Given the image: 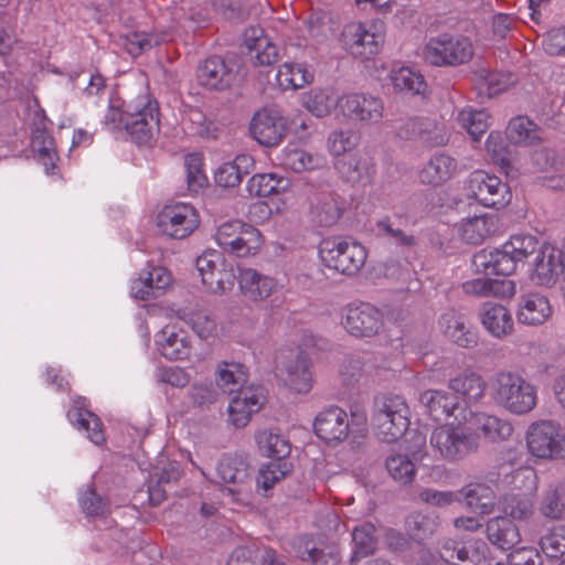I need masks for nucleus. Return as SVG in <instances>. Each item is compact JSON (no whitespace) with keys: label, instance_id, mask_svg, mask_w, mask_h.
Returning a JSON list of instances; mask_svg holds the SVG:
<instances>
[{"label":"nucleus","instance_id":"2","mask_svg":"<svg viewBox=\"0 0 565 565\" xmlns=\"http://www.w3.org/2000/svg\"><path fill=\"white\" fill-rule=\"evenodd\" d=\"M409 415V407L402 396L383 397L375 402L372 415L373 431L383 443H395L407 431L411 424Z\"/></svg>","mask_w":565,"mask_h":565},{"label":"nucleus","instance_id":"28","mask_svg":"<svg viewBox=\"0 0 565 565\" xmlns=\"http://www.w3.org/2000/svg\"><path fill=\"white\" fill-rule=\"evenodd\" d=\"M516 316L523 324L540 326L552 316V306L546 296L529 292L520 298Z\"/></svg>","mask_w":565,"mask_h":565},{"label":"nucleus","instance_id":"6","mask_svg":"<svg viewBox=\"0 0 565 565\" xmlns=\"http://www.w3.org/2000/svg\"><path fill=\"white\" fill-rule=\"evenodd\" d=\"M125 130L138 143H148L159 131V104L142 93L125 105Z\"/></svg>","mask_w":565,"mask_h":565},{"label":"nucleus","instance_id":"58","mask_svg":"<svg viewBox=\"0 0 565 565\" xmlns=\"http://www.w3.org/2000/svg\"><path fill=\"white\" fill-rule=\"evenodd\" d=\"M500 505L505 515L516 520H526L534 511L532 500L525 494H508L500 501Z\"/></svg>","mask_w":565,"mask_h":565},{"label":"nucleus","instance_id":"44","mask_svg":"<svg viewBox=\"0 0 565 565\" xmlns=\"http://www.w3.org/2000/svg\"><path fill=\"white\" fill-rule=\"evenodd\" d=\"M388 79L396 93L418 95L424 93L426 88L423 75L406 66L392 70Z\"/></svg>","mask_w":565,"mask_h":565},{"label":"nucleus","instance_id":"40","mask_svg":"<svg viewBox=\"0 0 565 565\" xmlns=\"http://www.w3.org/2000/svg\"><path fill=\"white\" fill-rule=\"evenodd\" d=\"M280 163L285 169L300 173L320 168L323 159L300 148L286 147L282 150Z\"/></svg>","mask_w":565,"mask_h":565},{"label":"nucleus","instance_id":"41","mask_svg":"<svg viewBox=\"0 0 565 565\" xmlns=\"http://www.w3.org/2000/svg\"><path fill=\"white\" fill-rule=\"evenodd\" d=\"M216 383L224 393H235L242 390L247 381V372L243 364L238 362L218 363L216 370Z\"/></svg>","mask_w":565,"mask_h":565},{"label":"nucleus","instance_id":"12","mask_svg":"<svg viewBox=\"0 0 565 565\" xmlns=\"http://www.w3.org/2000/svg\"><path fill=\"white\" fill-rule=\"evenodd\" d=\"M199 224L198 211L188 203L168 204L157 215L159 231L172 238H185L198 228Z\"/></svg>","mask_w":565,"mask_h":565},{"label":"nucleus","instance_id":"24","mask_svg":"<svg viewBox=\"0 0 565 565\" xmlns=\"http://www.w3.org/2000/svg\"><path fill=\"white\" fill-rule=\"evenodd\" d=\"M156 344L168 360H185L190 356L192 348L188 332L173 326H167L157 333Z\"/></svg>","mask_w":565,"mask_h":565},{"label":"nucleus","instance_id":"10","mask_svg":"<svg viewBox=\"0 0 565 565\" xmlns=\"http://www.w3.org/2000/svg\"><path fill=\"white\" fill-rule=\"evenodd\" d=\"M529 451L540 459L565 458V435L550 420L532 424L526 434Z\"/></svg>","mask_w":565,"mask_h":565},{"label":"nucleus","instance_id":"20","mask_svg":"<svg viewBox=\"0 0 565 565\" xmlns=\"http://www.w3.org/2000/svg\"><path fill=\"white\" fill-rule=\"evenodd\" d=\"M438 324L441 333L458 347L469 349L478 344V331L465 316L447 311L441 315Z\"/></svg>","mask_w":565,"mask_h":565},{"label":"nucleus","instance_id":"23","mask_svg":"<svg viewBox=\"0 0 565 565\" xmlns=\"http://www.w3.org/2000/svg\"><path fill=\"white\" fill-rule=\"evenodd\" d=\"M518 264L514 256L508 253L505 244L500 249L480 250L472 258L475 271L484 275L508 276L515 271Z\"/></svg>","mask_w":565,"mask_h":565},{"label":"nucleus","instance_id":"63","mask_svg":"<svg viewBox=\"0 0 565 565\" xmlns=\"http://www.w3.org/2000/svg\"><path fill=\"white\" fill-rule=\"evenodd\" d=\"M243 224L244 223L239 221H228L221 224L215 233V239L218 246L228 253L237 234L241 228H243Z\"/></svg>","mask_w":565,"mask_h":565},{"label":"nucleus","instance_id":"48","mask_svg":"<svg viewBox=\"0 0 565 565\" xmlns=\"http://www.w3.org/2000/svg\"><path fill=\"white\" fill-rule=\"evenodd\" d=\"M249 158L237 156L233 161L221 164L214 173V180L222 188H235L241 184L247 173Z\"/></svg>","mask_w":565,"mask_h":565},{"label":"nucleus","instance_id":"26","mask_svg":"<svg viewBox=\"0 0 565 565\" xmlns=\"http://www.w3.org/2000/svg\"><path fill=\"white\" fill-rule=\"evenodd\" d=\"M238 286L242 295L249 301H263L271 296L277 284L274 278L253 268L239 269Z\"/></svg>","mask_w":565,"mask_h":565},{"label":"nucleus","instance_id":"52","mask_svg":"<svg viewBox=\"0 0 565 565\" xmlns=\"http://www.w3.org/2000/svg\"><path fill=\"white\" fill-rule=\"evenodd\" d=\"M539 511L546 519L565 518V488L556 486L547 489L541 497Z\"/></svg>","mask_w":565,"mask_h":565},{"label":"nucleus","instance_id":"34","mask_svg":"<svg viewBox=\"0 0 565 565\" xmlns=\"http://www.w3.org/2000/svg\"><path fill=\"white\" fill-rule=\"evenodd\" d=\"M487 546L483 542H473L470 545H461L458 542L448 540L444 543L440 555L446 561L457 558L462 563L472 565H488L486 558Z\"/></svg>","mask_w":565,"mask_h":565},{"label":"nucleus","instance_id":"16","mask_svg":"<svg viewBox=\"0 0 565 565\" xmlns=\"http://www.w3.org/2000/svg\"><path fill=\"white\" fill-rule=\"evenodd\" d=\"M341 114L350 120L366 125L379 124L384 115L381 98L366 94H349L338 100Z\"/></svg>","mask_w":565,"mask_h":565},{"label":"nucleus","instance_id":"14","mask_svg":"<svg viewBox=\"0 0 565 565\" xmlns=\"http://www.w3.org/2000/svg\"><path fill=\"white\" fill-rule=\"evenodd\" d=\"M420 404L434 420L452 417L458 424H467L469 407L457 395L443 390H426L419 395Z\"/></svg>","mask_w":565,"mask_h":565},{"label":"nucleus","instance_id":"27","mask_svg":"<svg viewBox=\"0 0 565 565\" xmlns=\"http://www.w3.org/2000/svg\"><path fill=\"white\" fill-rule=\"evenodd\" d=\"M469 415L467 424H470L486 439L492 443L507 440L513 434V426L507 419L484 412H472L470 408Z\"/></svg>","mask_w":565,"mask_h":565},{"label":"nucleus","instance_id":"15","mask_svg":"<svg viewBox=\"0 0 565 565\" xmlns=\"http://www.w3.org/2000/svg\"><path fill=\"white\" fill-rule=\"evenodd\" d=\"M468 190L480 204L487 207H502L511 200L510 189L497 175L484 171H475L470 174Z\"/></svg>","mask_w":565,"mask_h":565},{"label":"nucleus","instance_id":"21","mask_svg":"<svg viewBox=\"0 0 565 565\" xmlns=\"http://www.w3.org/2000/svg\"><path fill=\"white\" fill-rule=\"evenodd\" d=\"M399 138L405 140L419 139L429 147L445 145L448 140L445 127L428 118H411L397 130Z\"/></svg>","mask_w":565,"mask_h":565},{"label":"nucleus","instance_id":"1","mask_svg":"<svg viewBox=\"0 0 565 565\" xmlns=\"http://www.w3.org/2000/svg\"><path fill=\"white\" fill-rule=\"evenodd\" d=\"M490 395L499 407L524 415L537 404L536 387L518 372L501 370L490 380Z\"/></svg>","mask_w":565,"mask_h":565},{"label":"nucleus","instance_id":"53","mask_svg":"<svg viewBox=\"0 0 565 565\" xmlns=\"http://www.w3.org/2000/svg\"><path fill=\"white\" fill-rule=\"evenodd\" d=\"M290 468L291 466L288 462L278 460L263 465L256 478L257 491H263L265 495L267 491L273 489L277 482L282 480L290 472Z\"/></svg>","mask_w":565,"mask_h":565},{"label":"nucleus","instance_id":"22","mask_svg":"<svg viewBox=\"0 0 565 565\" xmlns=\"http://www.w3.org/2000/svg\"><path fill=\"white\" fill-rule=\"evenodd\" d=\"M563 266L559 249L543 243L533 259L531 280L540 286H551L556 281Z\"/></svg>","mask_w":565,"mask_h":565},{"label":"nucleus","instance_id":"18","mask_svg":"<svg viewBox=\"0 0 565 565\" xmlns=\"http://www.w3.org/2000/svg\"><path fill=\"white\" fill-rule=\"evenodd\" d=\"M265 401L266 395L262 386L252 385L237 391L228 406L231 423L237 428L245 427L252 416L260 411Z\"/></svg>","mask_w":565,"mask_h":565},{"label":"nucleus","instance_id":"55","mask_svg":"<svg viewBox=\"0 0 565 565\" xmlns=\"http://www.w3.org/2000/svg\"><path fill=\"white\" fill-rule=\"evenodd\" d=\"M338 169L351 182L369 181L374 174L373 164L361 156H350L338 162Z\"/></svg>","mask_w":565,"mask_h":565},{"label":"nucleus","instance_id":"8","mask_svg":"<svg viewBox=\"0 0 565 565\" xmlns=\"http://www.w3.org/2000/svg\"><path fill=\"white\" fill-rule=\"evenodd\" d=\"M385 40V24L381 20L371 22H350L341 33V43L345 51L356 57L370 58L377 54Z\"/></svg>","mask_w":565,"mask_h":565},{"label":"nucleus","instance_id":"60","mask_svg":"<svg viewBox=\"0 0 565 565\" xmlns=\"http://www.w3.org/2000/svg\"><path fill=\"white\" fill-rule=\"evenodd\" d=\"M359 143V137L352 129L334 130L328 137V149L333 156H342L353 150Z\"/></svg>","mask_w":565,"mask_h":565},{"label":"nucleus","instance_id":"56","mask_svg":"<svg viewBox=\"0 0 565 565\" xmlns=\"http://www.w3.org/2000/svg\"><path fill=\"white\" fill-rule=\"evenodd\" d=\"M299 557L312 565H338L340 562L334 546L324 544L318 546L312 541L305 543L303 550L299 551Z\"/></svg>","mask_w":565,"mask_h":565},{"label":"nucleus","instance_id":"19","mask_svg":"<svg viewBox=\"0 0 565 565\" xmlns=\"http://www.w3.org/2000/svg\"><path fill=\"white\" fill-rule=\"evenodd\" d=\"M313 428L316 435L327 444H340L349 436V416L340 407L326 408L316 416Z\"/></svg>","mask_w":565,"mask_h":565},{"label":"nucleus","instance_id":"29","mask_svg":"<svg viewBox=\"0 0 565 565\" xmlns=\"http://www.w3.org/2000/svg\"><path fill=\"white\" fill-rule=\"evenodd\" d=\"M171 282L170 273L162 267H152L131 284V292L141 300L154 298Z\"/></svg>","mask_w":565,"mask_h":565},{"label":"nucleus","instance_id":"33","mask_svg":"<svg viewBox=\"0 0 565 565\" xmlns=\"http://www.w3.org/2000/svg\"><path fill=\"white\" fill-rule=\"evenodd\" d=\"M458 171L457 160L446 153H437L430 158L420 171V180L425 184L441 185Z\"/></svg>","mask_w":565,"mask_h":565},{"label":"nucleus","instance_id":"37","mask_svg":"<svg viewBox=\"0 0 565 565\" xmlns=\"http://www.w3.org/2000/svg\"><path fill=\"white\" fill-rule=\"evenodd\" d=\"M489 541L501 550H510L520 542L515 524L508 518L497 516L487 523Z\"/></svg>","mask_w":565,"mask_h":565},{"label":"nucleus","instance_id":"43","mask_svg":"<svg viewBox=\"0 0 565 565\" xmlns=\"http://www.w3.org/2000/svg\"><path fill=\"white\" fill-rule=\"evenodd\" d=\"M263 246L262 233L252 225L243 224L228 253L237 257H250L258 254Z\"/></svg>","mask_w":565,"mask_h":565},{"label":"nucleus","instance_id":"13","mask_svg":"<svg viewBox=\"0 0 565 565\" xmlns=\"http://www.w3.org/2000/svg\"><path fill=\"white\" fill-rule=\"evenodd\" d=\"M342 324L355 338H373L384 328V316L369 302L349 305L343 309Z\"/></svg>","mask_w":565,"mask_h":565},{"label":"nucleus","instance_id":"4","mask_svg":"<svg viewBox=\"0 0 565 565\" xmlns=\"http://www.w3.org/2000/svg\"><path fill=\"white\" fill-rule=\"evenodd\" d=\"M462 425L445 424L431 431L430 447L441 459L462 460L479 448L478 435Z\"/></svg>","mask_w":565,"mask_h":565},{"label":"nucleus","instance_id":"11","mask_svg":"<svg viewBox=\"0 0 565 565\" xmlns=\"http://www.w3.org/2000/svg\"><path fill=\"white\" fill-rule=\"evenodd\" d=\"M196 269L203 285L213 294L222 295L234 287L236 276L233 266L216 250H209L199 256Z\"/></svg>","mask_w":565,"mask_h":565},{"label":"nucleus","instance_id":"36","mask_svg":"<svg viewBox=\"0 0 565 565\" xmlns=\"http://www.w3.org/2000/svg\"><path fill=\"white\" fill-rule=\"evenodd\" d=\"M449 388L462 396L463 405L468 403L480 402L486 394L487 383L482 376L476 372H465L449 381Z\"/></svg>","mask_w":565,"mask_h":565},{"label":"nucleus","instance_id":"31","mask_svg":"<svg viewBox=\"0 0 565 565\" xmlns=\"http://www.w3.org/2000/svg\"><path fill=\"white\" fill-rule=\"evenodd\" d=\"M466 294L477 297L511 298L516 291L511 279L475 278L462 284Z\"/></svg>","mask_w":565,"mask_h":565},{"label":"nucleus","instance_id":"35","mask_svg":"<svg viewBox=\"0 0 565 565\" xmlns=\"http://www.w3.org/2000/svg\"><path fill=\"white\" fill-rule=\"evenodd\" d=\"M255 441L259 452L273 460L285 461L291 451L288 438L273 429L258 430L255 434Z\"/></svg>","mask_w":565,"mask_h":565},{"label":"nucleus","instance_id":"9","mask_svg":"<svg viewBox=\"0 0 565 565\" xmlns=\"http://www.w3.org/2000/svg\"><path fill=\"white\" fill-rule=\"evenodd\" d=\"M276 370L285 384L296 393H308L312 387L311 361L299 349L281 350L276 356Z\"/></svg>","mask_w":565,"mask_h":565},{"label":"nucleus","instance_id":"38","mask_svg":"<svg viewBox=\"0 0 565 565\" xmlns=\"http://www.w3.org/2000/svg\"><path fill=\"white\" fill-rule=\"evenodd\" d=\"M290 181L275 173L254 174L247 183V191L253 196L267 198L288 191Z\"/></svg>","mask_w":565,"mask_h":565},{"label":"nucleus","instance_id":"51","mask_svg":"<svg viewBox=\"0 0 565 565\" xmlns=\"http://www.w3.org/2000/svg\"><path fill=\"white\" fill-rule=\"evenodd\" d=\"M342 214L340 202L332 193L321 194L312 207V215L317 223L322 226H333Z\"/></svg>","mask_w":565,"mask_h":565},{"label":"nucleus","instance_id":"5","mask_svg":"<svg viewBox=\"0 0 565 565\" xmlns=\"http://www.w3.org/2000/svg\"><path fill=\"white\" fill-rule=\"evenodd\" d=\"M217 476L224 488L223 492L241 505L253 501V469L246 457L241 455L224 456L217 463Z\"/></svg>","mask_w":565,"mask_h":565},{"label":"nucleus","instance_id":"32","mask_svg":"<svg viewBox=\"0 0 565 565\" xmlns=\"http://www.w3.org/2000/svg\"><path fill=\"white\" fill-rule=\"evenodd\" d=\"M199 83L211 89H222L231 83V70L220 56L207 57L198 68Z\"/></svg>","mask_w":565,"mask_h":565},{"label":"nucleus","instance_id":"59","mask_svg":"<svg viewBox=\"0 0 565 565\" xmlns=\"http://www.w3.org/2000/svg\"><path fill=\"white\" fill-rule=\"evenodd\" d=\"M334 106L332 94L328 89H311L305 97V107L316 117H324Z\"/></svg>","mask_w":565,"mask_h":565},{"label":"nucleus","instance_id":"7","mask_svg":"<svg viewBox=\"0 0 565 565\" xmlns=\"http://www.w3.org/2000/svg\"><path fill=\"white\" fill-rule=\"evenodd\" d=\"M473 54L470 38L447 33L430 38L423 52L425 61L435 66H459L468 63Z\"/></svg>","mask_w":565,"mask_h":565},{"label":"nucleus","instance_id":"49","mask_svg":"<svg viewBox=\"0 0 565 565\" xmlns=\"http://www.w3.org/2000/svg\"><path fill=\"white\" fill-rule=\"evenodd\" d=\"M385 468L390 477L402 486L411 484L417 471L414 461L407 455L398 452L386 457Z\"/></svg>","mask_w":565,"mask_h":565},{"label":"nucleus","instance_id":"47","mask_svg":"<svg viewBox=\"0 0 565 565\" xmlns=\"http://www.w3.org/2000/svg\"><path fill=\"white\" fill-rule=\"evenodd\" d=\"M507 137L514 145L535 146L541 142L536 124L523 116L510 120Z\"/></svg>","mask_w":565,"mask_h":565},{"label":"nucleus","instance_id":"54","mask_svg":"<svg viewBox=\"0 0 565 565\" xmlns=\"http://www.w3.org/2000/svg\"><path fill=\"white\" fill-rule=\"evenodd\" d=\"M504 244L508 253L512 254L518 263H524L529 257L537 254L543 243L531 234H515Z\"/></svg>","mask_w":565,"mask_h":565},{"label":"nucleus","instance_id":"61","mask_svg":"<svg viewBox=\"0 0 565 565\" xmlns=\"http://www.w3.org/2000/svg\"><path fill=\"white\" fill-rule=\"evenodd\" d=\"M543 553L551 558H556L565 554V526H553L540 542Z\"/></svg>","mask_w":565,"mask_h":565},{"label":"nucleus","instance_id":"45","mask_svg":"<svg viewBox=\"0 0 565 565\" xmlns=\"http://www.w3.org/2000/svg\"><path fill=\"white\" fill-rule=\"evenodd\" d=\"M70 420L76 425L81 430L87 431L88 439L95 445H100L105 441L104 426L99 417L90 411L74 407L68 412Z\"/></svg>","mask_w":565,"mask_h":565},{"label":"nucleus","instance_id":"17","mask_svg":"<svg viewBox=\"0 0 565 565\" xmlns=\"http://www.w3.org/2000/svg\"><path fill=\"white\" fill-rule=\"evenodd\" d=\"M252 137L264 147H277L287 134L285 118L274 109L257 111L249 126Z\"/></svg>","mask_w":565,"mask_h":565},{"label":"nucleus","instance_id":"39","mask_svg":"<svg viewBox=\"0 0 565 565\" xmlns=\"http://www.w3.org/2000/svg\"><path fill=\"white\" fill-rule=\"evenodd\" d=\"M459 237L472 245L481 244L493 230V218L486 215L462 220L456 225Z\"/></svg>","mask_w":565,"mask_h":565},{"label":"nucleus","instance_id":"50","mask_svg":"<svg viewBox=\"0 0 565 565\" xmlns=\"http://www.w3.org/2000/svg\"><path fill=\"white\" fill-rule=\"evenodd\" d=\"M276 78L282 89H298L311 83L313 75L301 64L285 62L279 66Z\"/></svg>","mask_w":565,"mask_h":565},{"label":"nucleus","instance_id":"64","mask_svg":"<svg viewBox=\"0 0 565 565\" xmlns=\"http://www.w3.org/2000/svg\"><path fill=\"white\" fill-rule=\"evenodd\" d=\"M544 51L554 56H565V26L548 31L543 38Z\"/></svg>","mask_w":565,"mask_h":565},{"label":"nucleus","instance_id":"57","mask_svg":"<svg viewBox=\"0 0 565 565\" xmlns=\"http://www.w3.org/2000/svg\"><path fill=\"white\" fill-rule=\"evenodd\" d=\"M374 532L375 527L371 523H363L354 527L352 533L354 542L352 562L360 557H365L375 551L376 540Z\"/></svg>","mask_w":565,"mask_h":565},{"label":"nucleus","instance_id":"30","mask_svg":"<svg viewBox=\"0 0 565 565\" xmlns=\"http://www.w3.org/2000/svg\"><path fill=\"white\" fill-rule=\"evenodd\" d=\"M473 83L481 96L491 98L509 89L515 83V76L508 72L479 67L473 73Z\"/></svg>","mask_w":565,"mask_h":565},{"label":"nucleus","instance_id":"42","mask_svg":"<svg viewBox=\"0 0 565 565\" xmlns=\"http://www.w3.org/2000/svg\"><path fill=\"white\" fill-rule=\"evenodd\" d=\"M461 495L469 508L480 514H489L493 511L495 497L493 490L483 483H470L461 489Z\"/></svg>","mask_w":565,"mask_h":565},{"label":"nucleus","instance_id":"62","mask_svg":"<svg viewBox=\"0 0 565 565\" xmlns=\"http://www.w3.org/2000/svg\"><path fill=\"white\" fill-rule=\"evenodd\" d=\"M184 166L186 170L188 184L192 190L203 188L206 178L203 173V159L199 153H191L185 156Z\"/></svg>","mask_w":565,"mask_h":565},{"label":"nucleus","instance_id":"25","mask_svg":"<svg viewBox=\"0 0 565 565\" xmlns=\"http://www.w3.org/2000/svg\"><path fill=\"white\" fill-rule=\"evenodd\" d=\"M482 327L495 339L502 340L514 331L510 310L500 303L486 302L480 310Z\"/></svg>","mask_w":565,"mask_h":565},{"label":"nucleus","instance_id":"46","mask_svg":"<svg viewBox=\"0 0 565 565\" xmlns=\"http://www.w3.org/2000/svg\"><path fill=\"white\" fill-rule=\"evenodd\" d=\"M459 126L465 129L473 141H480L490 127V114L486 109L466 107L457 115Z\"/></svg>","mask_w":565,"mask_h":565},{"label":"nucleus","instance_id":"3","mask_svg":"<svg viewBox=\"0 0 565 565\" xmlns=\"http://www.w3.org/2000/svg\"><path fill=\"white\" fill-rule=\"evenodd\" d=\"M322 264L345 276H354L364 267L367 252L359 242L342 237H328L319 245Z\"/></svg>","mask_w":565,"mask_h":565}]
</instances>
